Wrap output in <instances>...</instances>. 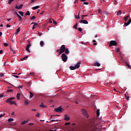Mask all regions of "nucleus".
Instances as JSON below:
<instances>
[{"label":"nucleus","mask_w":131,"mask_h":131,"mask_svg":"<svg viewBox=\"0 0 131 131\" xmlns=\"http://www.w3.org/2000/svg\"><path fill=\"white\" fill-rule=\"evenodd\" d=\"M84 17H88V15H82V20L79 21V23H82V24H89V21H88V20L83 19Z\"/></svg>","instance_id":"1"},{"label":"nucleus","mask_w":131,"mask_h":131,"mask_svg":"<svg viewBox=\"0 0 131 131\" xmlns=\"http://www.w3.org/2000/svg\"><path fill=\"white\" fill-rule=\"evenodd\" d=\"M61 58L63 62H66L67 61V59L68 58V57H67V55H66L65 53H63L61 55Z\"/></svg>","instance_id":"2"},{"label":"nucleus","mask_w":131,"mask_h":131,"mask_svg":"<svg viewBox=\"0 0 131 131\" xmlns=\"http://www.w3.org/2000/svg\"><path fill=\"white\" fill-rule=\"evenodd\" d=\"M6 102H7V103H9V104H10V105H17V103H16V102H15L14 101H12V100L7 99L6 100Z\"/></svg>","instance_id":"3"},{"label":"nucleus","mask_w":131,"mask_h":131,"mask_svg":"<svg viewBox=\"0 0 131 131\" xmlns=\"http://www.w3.org/2000/svg\"><path fill=\"white\" fill-rule=\"evenodd\" d=\"M55 112H59V113H61L62 112V107L61 106H59L57 108H55Z\"/></svg>","instance_id":"4"},{"label":"nucleus","mask_w":131,"mask_h":131,"mask_svg":"<svg viewBox=\"0 0 131 131\" xmlns=\"http://www.w3.org/2000/svg\"><path fill=\"white\" fill-rule=\"evenodd\" d=\"M117 43L116 42V41L114 40H112L110 41V47H112V46H117Z\"/></svg>","instance_id":"5"},{"label":"nucleus","mask_w":131,"mask_h":131,"mask_svg":"<svg viewBox=\"0 0 131 131\" xmlns=\"http://www.w3.org/2000/svg\"><path fill=\"white\" fill-rule=\"evenodd\" d=\"M66 50V48H65V45H62L60 49L61 53H64Z\"/></svg>","instance_id":"6"},{"label":"nucleus","mask_w":131,"mask_h":131,"mask_svg":"<svg viewBox=\"0 0 131 131\" xmlns=\"http://www.w3.org/2000/svg\"><path fill=\"white\" fill-rule=\"evenodd\" d=\"M81 112H82V114H83V115H84V116H87V117H89V116H88V113L86 112V111H85V110H84L83 108L82 109Z\"/></svg>","instance_id":"7"},{"label":"nucleus","mask_w":131,"mask_h":131,"mask_svg":"<svg viewBox=\"0 0 131 131\" xmlns=\"http://www.w3.org/2000/svg\"><path fill=\"white\" fill-rule=\"evenodd\" d=\"M80 64H81V62H79L77 63L76 64H75V68H76V69H78V68L80 67Z\"/></svg>","instance_id":"8"},{"label":"nucleus","mask_w":131,"mask_h":131,"mask_svg":"<svg viewBox=\"0 0 131 131\" xmlns=\"http://www.w3.org/2000/svg\"><path fill=\"white\" fill-rule=\"evenodd\" d=\"M31 47V44L29 43L27 46L26 50L27 51V52H29V53H30V50H29V48Z\"/></svg>","instance_id":"9"},{"label":"nucleus","mask_w":131,"mask_h":131,"mask_svg":"<svg viewBox=\"0 0 131 131\" xmlns=\"http://www.w3.org/2000/svg\"><path fill=\"white\" fill-rule=\"evenodd\" d=\"M64 120H66L67 121H69V120H70V117H69V116H68V115H65Z\"/></svg>","instance_id":"10"},{"label":"nucleus","mask_w":131,"mask_h":131,"mask_svg":"<svg viewBox=\"0 0 131 131\" xmlns=\"http://www.w3.org/2000/svg\"><path fill=\"white\" fill-rule=\"evenodd\" d=\"M21 8H23V5L21 4L19 6H18L17 5L15 6V8L17 9V10H20Z\"/></svg>","instance_id":"11"},{"label":"nucleus","mask_w":131,"mask_h":131,"mask_svg":"<svg viewBox=\"0 0 131 131\" xmlns=\"http://www.w3.org/2000/svg\"><path fill=\"white\" fill-rule=\"evenodd\" d=\"M15 14L18 18V20L21 21V20H22V17H21V16H20V15H19L17 12H15Z\"/></svg>","instance_id":"12"},{"label":"nucleus","mask_w":131,"mask_h":131,"mask_svg":"<svg viewBox=\"0 0 131 131\" xmlns=\"http://www.w3.org/2000/svg\"><path fill=\"white\" fill-rule=\"evenodd\" d=\"M131 23V18L129 19V20L128 21L127 23H124V25H125V26H128V25Z\"/></svg>","instance_id":"13"},{"label":"nucleus","mask_w":131,"mask_h":131,"mask_svg":"<svg viewBox=\"0 0 131 131\" xmlns=\"http://www.w3.org/2000/svg\"><path fill=\"white\" fill-rule=\"evenodd\" d=\"M128 18H129V15H127V16H124L123 17V19H124V21L125 22H126L127 21V19H128Z\"/></svg>","instance_id":"14"},{"label":"nucleus","mask_w":131,"mask_h":131,"mask_svg":"<svg viewBox=\"0 0 131 131\" xmlns=\"http://www.w3.org/2000/svg\"><path fill=\"white\" fill-rule=\"evenodd\" d=\"M20 96H21L20 93H17V95H16V99H17V100H20Z\"/></svg>","instance_id":"15"},{"label":"nucleus","mask_w":131,"mask_h":131,"mask_svg":"<svg viewBox=\"0 0 131 131\" xmlns=\"http://www.w3.org/2000/svg\"><path fill=\"white\" fill-rule=\"evenodd\" d=\"M13 90L12 89H9L7 90V93H9V94H12L13 93Z\"/></svg>","instance_id":"16"},{"label":"nucleus","mask_w":131,"mask_h":131,"mask_svg":"<svg viewBox=\"0 0 131 131\" xmlns=\"http://www.w3.org/2000/svg\"><path fill=\"white\" fill-rule=\"evenodd\" d=\"M95 66H97V67H100L101 66V64L98 62H96L95 63Z\"/></svg>","instance_id":"17"},{"label":"nucleus","mask_w":131,"mask_h":131,"mask_svg":"<svg viewBox=\"0 0 131 131\" xmlns=\"http://www.w3.org/2000/svg\"><path fill=\"white\" fill-rule=\"evenodd\" d=\"M69 68L70 70H75V69H76L75 67H73V66H70Z\"/></svg>","instance_id":"18"},{"label":"nucleus","mask_w":131,"mask_h":131,"mask_svg":"<svg viewBox=\"0 0 131 131\" xmlns=\"http://www.w3.org/2000/svg\"><path fill=\"white\" fill-rule=\"evenodd\" d=\"M33 97V93L31 92H30V96H29V99H31Z\"/></svg>","instance_id":"19"},{"label":"nucleus","mask_w":131,"mask_h":131,"mask_svg":"<svg viewBox=\"0 0 131 131\" xmlns=\"http://www.w3.org/2000/svg\"><path fill=\"white\" fill-rule=\"evenodd\" d=\"M121 14H122L121 10H119L118 11V12L117 13V16H120V15H121Z\"/></svg>","instance_id":"20"},{"label":"nucleus","mask_w":131,"mask_h":131,"mask_svg":"<svg viewBox=\"0 0 131 131\" xmlns=\"http://www.w3.org/2000/svg\"><path fill=\"white\" fill-rule=\"evenodd\" d=\"M37 27V24H35L32 27V29L34 30Z\"/></svg>","instance_id":"21"},{"label":"nucleus","mask_w":131,"mask_h":131,"mask_svg":"<svg viewBox=\"0 0 131 131\" xmlns=\"http://www.w3.org/2000/svg\"><path fill=\"white\" fill-rule=\"evenodd\" d=\"M44 45H45V42H43V41H41L40 42V47H43Z\"/></svg>","instance_id":"22"},{"label":"nucleus","mask_w":131,"mask_h":131,"mask_svg":"<svg viewBox=\"0 0 131 131\" xmlns=\"http://www.w3.org/2000/svg\"><path fill=\"white\" fill-rule=\"evenodd\" d=\"M20 32V28H18L15 32V34H18Z\"/></svg>","instance_id":"23"},{"label":"nucleus","mask_w":131,"mask_h":131,"mask_svg":"<svg viewBox=\"0 0 131 131\" xmlns=\"http://www.w3.org/2000/svg\"><path fill=\"white\" fill-rule=\"evenodd\" d=\"M26 16H30V12L29 11H28L27 13H25Z\"/></svg>","instance_id":"24"},{"label":"nucleus","mask_w":131,"mask_h":131,"mask_svg":"<svg viewBox=\"0 0 131 131\" xmlns=\"http://www.w3.org/2000/svg\"><path fill=\"white\" fill-rule=\"evenodd\" d=\"M97 116L99 117L100 116V110H98L97 111Z\"/></svg>","instance_id":"25"},{"label":"nucleus","mask_w":131,"mask_h":131,"mask_svg":"<svg viewBox=\"0 0 131 131\" xmlns=\"http://www.w3.org/2000/svg\"><path fill=\"white\" fill-rule=\"evenodd\" d=\"M69 53H70L69 50H68V48H67L66 49L65 54H69Z\"/></svg>","instance_id":"26"},{"label":"nucleus","mask_w":131,"mask_h":131,"mask_svg":"<svg viewBox=\"0 0 131 131\" xmlns=\"http://www.w3.org/2000/svg\"><path fill=\"white\" fill-rule=\"evenodd\" d=\"M39 8V6H36L32 8L33 10H36V9H38Z\"/></svg>","instance_id":"27"},{"label":"nucleus","mask_w":131,"mask_h":131,"mask_svg":"<svg viewBox=\"0 0 131 131\" xmlns=\"http://www.w3.org/2000/svg\"><path fill=\"white\" fill-rule=\"evenodd\" d=\"M27 122H28V121H24L20 123V124L21 125L25 124V123H27Z\"/></svg>","instance_id":"28"},{"label":"nucleus","mask_w":131,"mask_h":131,"mask_svg":"<svg viewBox=\"0 0 131 131\" xmlns=\"http://www.w3.org/2000/svg\"><path fill=\"white\" fill-rule=\"evenodd\" d=\"M40 107H41L42 108H46L47 106L43 105V104L42 103L40 105Z\"/></svg>","instance_id":"29"},{"label":"nucleus","mask_w":131,"mask_h":131,"mask_svg":"<svg viewBox=\"0 0 131 131\" xmlns=\"http://www.w3.org/2000/svg\"><path fill=\"white\" fill-rule=\"evenodd\" d=\"M28 58V56H27L24 57L23 58L21 59L20 60H21V61H24V60H26V59H27Z\"/></svg>","instance_id":"30"},{"label":"nucleus","mask_w":131,"mask_h":131,"mask_svg":"<svg viewBox=\"0 0 131 131\" xmlns=\"http://www.w3.org/2000/svg\"><path fill=\"white\" fill-rule=\"evenodd\" d=\"M19 15H20V16H23L24 12H22V11H19L18 12Z\"/></svg>","instance_id":"31"},{"label":"nucleus","mask_w":131,"mask_h":131,"mask_svg":"<svg viewBox=\"0 0 131 131\" xmlns=\"http://www.w3.org/2000/svg\"><path fill=\"white\" fill-rule=\"evenodd\" d=\"M29 104V102H28L27 100L25 101V105H28Z\"/></svg>","instance_id":"32"},{"label":"nucleus","mask_w":131,"mask_h":131,"mask_svg":"<svg viewBox=\"0 0 131 131\" xmlns=\"http://www.w3.org/2000/svg\"><path fill=\"white\" fill-rule=\"evenodd\" d=\"M13 120H14V119H13V118H9V119H8V121H9V122H11L12 121H13Z\"/></svg>","instance_id":"33"},{"label":"nucleus","mask_w":131,"mask_h":131,"mask_svg":"<svg viewBox=\"0 0 131 131\" xmlns=\"http://www.w3.org/2000/svg\"><path fill=\"white\" fill-rule=\"evenodd\" d=\"M12 2H14V0H9L8 1L9 5H11Z\"/></svg>","instance_id":"34"},{"label":"nucleus","mask_w":131,"mask_h":131,"mask_svg":"<svg viewBox=\"0 0 131 131\" xmlns=\"http://www.w3.org/2000/svg\"><path fill=\"white\" fill-rule=\"evenodd\" d=\"M75 18H76V19H79V18H80V17H79V14H78V16H77V15H75Z\"/></svg>","instance_id":"35"},{"label":"nucleus","mask_w":131,"mask_h":131,"mask_svg":"<svg viewBox=\"0 0 131 131\" xmlns=\"http://www.w3.org/2000/svg\"><path fill=\"white\" fill-rule=\"evenodd\" d=\"M36 17H35V16H32L30 19L31 20H34V19H35Z\"/></svg>","instance_id":"36"},{"label":"nucleus","mask_w":131,"mask_h":131,"mask_svg":"<svg viewBox=\"0 0 131 131\" xmlns=\"http://www.w3.org/2000/svg\"><path fill=\"white\" fill-rule=\"evenodd\" d=\"M77 25L78 24L77 23H76L75 25L74 26V28H75V29H77Z\"/></svg>","instance_id":"37"},{"label":"nucleus","mask_w":131,"mask_h":131,"mask_svg":"<svg viewBox=\"0 0 131 131\" xmlns=\"http://www.w3.org/2000/svg\"><path fill=\"white\" fill-rule=\"evenodd\" d=\"M78 31H80V32H81V31H82V29H81V28H78Z\"/></svg>","instance_id":"38"},{"label":"nucleus","mask_w":131,"mask_h":131,"mask_svg":"<svg viewBox=\"0 0 131 131\" xmlns=\"http://www.w3.org/2000/svg\"><path fill=\"white\" fill-rule=\"evenodd\" d=\"M11 52H12L13 54H16V52L14 51V50L12 49V48L10 49Z\"/></svg>","instance_id":"39"},{"label":"nucleus","mask_w":131,"mask_h":131,"mask_svg":"<svg viewBox=\"0 0 131 131\" xmlns=\"http://www.w3.org/2000/svg\"><path fill=\"white\" fill-rule=\"evenodd\" d=\"M28 75H29V76H30V75H32L33 76H34V73L32 72V73H31L30 74H29Z\"/></svg>","instance_id":"40"},{"label":"nucleus","mask_w":131,"mask_h":131,"mask_svg":"<svg viewBox=\"0 0 131 131\" xmlns=\"http://www.w3.org/2000/svg\"><path fill=\"white\" fill-rule=\"evenodd\" d=\"M4 47H8V46H9V44H8L7 43H4Z\"/></svg>","instance_id":"41"},{"label":"nucleus","mask_w":131,"mask_h":131,"mask_svg":"<svg viewBox=\"0 0 131 131\" xmlns=\"http://www.w3.org/2000/svg\"><path fill=\"white\" fill-rule=\"evenodd\" d=\"M6 115V114L0 115V118H2V117L5 116Z\"/></svg>","instance_id":"42"},{"label":"nucleus","mask_w":131,"mask_h":131,"mask_svg":"<svg viewBox=\"0 0 131 131\" xmlns=\"http://www.w3.org/2000/svg\"><path fill=\"white\" fill-rule=\"evenodd\" d=\"M53 24H54L55 25H57V21H56V20H53Z\"/></svg>","instance_id":"43"},{"label":"nucleus","mask_w":131,"mask_h":131,"mask_svg":"<svg viewBox=\"0 0 131 131\" xmlns=\"http://www.w3.org/2000/svg\"><path fill=\"white\" fill-rule=\"evenodd\" d=\"M15 97H10V98L8 99V100H14Z\"/></svg>","instance_id":"44"},{"label":"nucleus","mask_w":131,"mask_h":131,"mask_svg":"<svg viewBox=\"0 0 131 131\" xmlns=\"http://www.w3.org/2000/svg\"><path fill=\"white\" fill-rule=\"evenodd\" d=\"M70 122H67L65 123V125H70Z\"/></svg>","instance_id":"45"},{"label":"nucleus","mask_w":131,"mask_h":131,"mask_svg":"<svg viewBox=\"0 0 131 131\" xmlns=\"http://www.w3.org/2000/svg\"><path fill=\"white\" fill-rule=\"evenodd\" d=\"M39 115H40L39 113H37V115H36V117H39Z\"/></svg>","instance_id":"46"},{"label":"nucleus","mask_w":131,"mask_h":131,"mask_svg":"<svg viewBox=\"0 0 131 131\" xmlns=\"http://www.w3.org/2000/svg\"><path fill=\"white\" fill-rule=\"evenodd\" d=\"M120 51V50L119 49V48H117L116 49V51L117 52V53L119 52Z\"/></svg>","instance_id":"47"},{"label":"nucleus","mask_w":131,"mask_h":131,"mask_svg":"<svg viewBox=\"0 0 131 131\" xmlns=\"http://www.w3.org/2000/svg\"><path fill=\"white\" fill-rule=\"evenodd\" d=\"M63 52H61V51H59V53H58V56H60V55H61V54H62Z\"/></svg>","instance_id":"48"},{"label":"nucleus","mask_w":131,"mask_h":131,"mask_svg":"<svg viewBox=\"0 0 131 131\" xmlns=\"http://www.w3.org/2000/svg\"><path fill=\"white\" fill-rule=\"evenodd\" d=\"M13 76H14V77H16V78H19V76L17 75H13Z\"/></svg>","instance_id":"49"},{"label":"nucleus","mask_w":131,"mask_h":131,"mask_svg":"<svg viewBox=\"0 0 131 131\" xmlns=\"http://www.w3.org/2000/svg\"><path fill=\"white\" fill-rule=\"evenodd\" d=\"M127 66H128V67L129 68V69H131V66L129 64H127Z\"/></svg>","instance_id":"50"},{"label":"nucleus","mask_w":131,"mask_h":131,"mask_svg":"<svg viewBox=\"0 0 131 131\" xmlns=\"http://www.w3.org/2000/svg\"><path fill=\"white\" fill-rule=\"evenodd\" d=\"M84 5H89V2H84Z\"/></svg>","instance_id":"51"},{"label":"nucleus","mask_w":131,"mask_h":131,"mask_svg":"<svg viewBox=\"0 0 131 131\" xmlns=\"http://www.w3.org/2000/svg\"><path fill=\"white\" fill-rule=\"evenodd\" d=\"M4 76V74H0V77H3Z\"/></svg>","instance_id":"52"},{"label":"nucleus","mask_w":131,"mask_h":131,"mask_svg":"<svg viewBox=\"0 0 131 131\" xmlns=\"http://www.w3.org/2000/svg\"><path fill=\"white\" fill-rule=\"evenodd\" d=\"M7 28L11 27V25H9V24H7Z\"/></svg>","instance_id":"53"},{"label":"nucleus","mask_w":131,"mask_h":131,"mask_svg":"<svg viewBox=\"0 0 131 131\" xmlns=\"http://www.w3.org/2000/svg\"><path fill=\"white\" fill-rule=\"evenodd\" d=\"M15 114V112H13L11 114V115H14Z\"/></svg>","instance_id":"54"},{"label":"nucleus","mask_w":131,"mask_h":131,"mask_svg":"<svg viewBox=\"0 0 131 131\" xmlns=\"http://www.w3.org/2000/svg\"><path fill=\"white\" fill-rule=\"evenodd\" d=\"M29 125H33V123H30L29 124Z\"/></svg>","instance_id":"55"},{"label":"nucleus","mask_w":131,"mask_h":131,"mask_svg":"<svg viewBox=\"0 0 131 131\" xmlns=\"http://www.w3.org/2000/svg\"><path fill=\"white\" fill-rule=\"evenodd\" d=\"M3 50H0V54H3Z\"/></svg>","instance_id":"56"},{"label":"nucleus","mask_w":131,"mask_h":131,"mask_svg":"<svg viewBox=\"0 0 131 131\" xmlns=\"http://www.w3.org/2000/svg\"><path fill=\"white\" fill-rule=\"evenodd\" d=\"M32 111H36V109H32Z\"/></svg>","instance_id":"57"},{"label":"nucleus","mask_w":131,"mask_h":131,"mask_svg":"<svg viewBox=\"0 0 131 131\" xmlns=\"http://www.w3.org/2000/svg\"><path fill=\"white\" fill-rule=\"evenodd\" d=\"M8 21H11V20H12V18H8L7 19Z\"/></svg>","instance_id":"58"},{"label":"nucleus","mask_w":131,"mask_h":131,"mask_svg":"<svg viewBox=\"0 0 131 131\" xmlns=\"http://www.w3.org/2000/svg\"><path fill=\"white\" fill-rule=\"evenodd\" d=\"M129 98V97H128H128H126V100H128Z\"/></svg>","instance_id":"59"},{"label":"nucleus","mask_w":131,"mask_h":131,"mask_svg":"<svg viewBox=\"0 0 131 131\" xmlns=\"http://www.w3.org/2000/svg\"><path fill=\"white\" fill-rule=\"evenodd\" d=\"M98 12L99 13V14H100V13H101V10L99 9V10H98Z\"/></svg>","instance_id":"60"},{"label":"nucleus","mask_w":131,"mask_h":131,"mask_svg":"<svg viewBox=\"0 0 131 131\" xmlns=\"http://www.w3.org/2000/svg\"><path fill=\"white\" fill-rule=\"evenodd\" d=\"M31 3H34V0H31Z\"/></svg>","instance_id":"61"},{"label":"nucleus","mask_w":131,"mask_h":131,"mask_svg":"<svg viewBox=\"0 0 131 131\" xmlns=\"http://www.w3.org/2000/svg\"><path fill=\"white\" fill-rule=\"evenodd\" d=\"M93 46H97V43H94Z\"/></svg>","instance_id":"62"},{"label":"nucleus","mask_w":131,"mask_h":131,"mask_svg":"<svg viewBox=\"0 0 131 131\" xmlns=\"http://www.w3.org/2000/svg\"><path fill=\"white\" fill-rule=\"evenodd\" d=\"M56 130H57V129H54V130H49V131H56Z\"/></svg>","instance_id":"63"},{"label":"nucleus","mask_w":131,"mask_h":131,"mask_svg":"<svg viewBox=\"0 0 131 131\" xmlns=\"http://www.w3.org/2000/svg\"><path fill=\"white\" fill-rule=\"evenodd\" d=\"M49 23H52V21L51 19L49 20Z\"/></svg>","instance_id":"64"}]
</instances>
